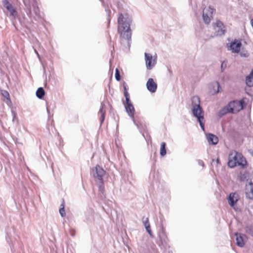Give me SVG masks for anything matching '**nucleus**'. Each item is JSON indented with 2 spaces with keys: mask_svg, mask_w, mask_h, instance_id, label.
Returning <instances> with one entry per match:
<instances>
[{
  "mask_svg": "<svg viewBox=\"0 0 253 253\" xmlns=\"http://www.w3.org/2000/svg\"><path fill=\"white\" fill-rule=\"evenodd\" d=\"M131 22V18L128 17L125 18L122 14H120L118 19V32L121 37L127 40L131 39V33L130 24Z\"/></svg>",
  "mask_w": 253,
  "mask_h": 253,
  "instance_id": "1",
  "label": "nucleus"
},
{
  "mask_svg": "<svg viewBox=\"0 0 253 253\" xmlns=\"http://www.w3.org/2000/svg\"><path fill=\"white\" fill-rule=\"evenodd\" d=\"M192 113L194 117H196L200 124L201 127L205 130L204 120V112L200 106V100L198 96H195L192 98Z\"/></svg>",
  "mask_w": 253,
  "mask_h": 253,
  "instance_id": "2",
  "label": "nucleus"
},
{
  "mask_svg": "<svg viewBox=\"0 0 253 253\" xmlns=\"http://www.w3.org/2000/svg\"><path fill=\"white\" fill-rule=\"evenodd\" d=\"M246 163V161L241 153L236 151H233L230 153L228 162V165L230 168H233L237 165L244 166Z\"/></svg>",
  "mask_w": 253,
  "mask_h": 253,
  "instance_id": "3",
  "label": "nucleus"
},
{
  "mask_svg": "<svg viewBox=\"0 0 253 253\" xmlns=\"http://www.w3.org/2000/svg\"><path fill=\"white\" fill-rule=\"evenodd\" d=\"M243 106L241 101H233L230 102L228 106L224 108L223 111L224 113H236L238 112L241 110L243 109Z\"/></svg>",
  "mask_w": 253,
  "mask_h": 253,
  "instance_id": "4",
  "label": "nucleus"
},
{
  "mask_svg": "<svg viewBox=\"0 0 253 253\" xmlns=\"http://www.w3.org/2000/svg\"><path fill=\"white\" fill-rule=\"evenodd\" d=\"M146 66L148 70L152 69L156 64L157 56L153 57L150 53H144Z\"/></svg>",
  "mask_w": 253,
  "mask_h": 253,
  "instance_id": "5",
  "label": "nucleus"
},
{
  "mask_svg": "<svg viewBox=\"0 0 253 253\" xmlns=\"http://www.w3.org/2000/svg\"><path fill=\"white\" fill-rule=\"evenodd\" d=\"M214 10L210 6L204 8L203 11V19L205 24H208L210 23Z\"/></svg>",
  "mask_w": 253,
  "mask_h": 253,
  "instance_id": "6",
  "label": "nucleus"
},
{
  "mask_svg": "<svg viewBox=\"0 0 253 253\" xmlns=\"http://www.w3.org/2000/svg\"><path fill=\"white\" fill-rule=\"evenodd\" d=\"M123 104L125 107L126 111L128 115L133 120L134 123L136 125L134 117L135 109L131 101L126 102L123 101Z\"/></svg>",
  "mask_w": 253,
  "mask_h": 253,
  "instance_id": "7",
  "label": "nucleus"
},
{
  "mask_svg": "<svg viewBox=\"0 0 253 253\" xmlns=\"http://www.w3.org/2000/svg\"><path fill=\"white\" fill-rule=\"evenodd\" d=\"M213 27L216 36H222L225 34V27L220 21H217L213 24Z\"/></svg>",
  "mask_w": 253,
  "mask_h": 253,
  "instance_id": "8",
  "label": "nucleus"
},
{
  "mask_svg": "<svg viewBox=\"0 0 253 253\" xmlns=\"http://www.w3.org/2000/svg\"><path fill=\"white\" fill-rule=\"evenodd\" d=\"M242 46L241 42L240 41L235 40L230 43L229 47L233 52L238 53Z\"/></svg>",
  "mask_w": 253,
  "mask_h": 253,
  "instance_id": "9",
  "label": "nucleus"
},
{
  "mask_svg": "<svg viewBox=\"0 0 253 253\" xmlns=\"http://www.w3.org/2000/svg\"><path fill=\"white\" fill-rule=\"evenodd\" d=\"M105 174V171L99 166H96L95 168V172L93 173L94 177L99 180H102L103 176Z\"/></svg>",
  "mask_w": 253,
  "mask_h": 253,
  "instance_id": "10",
  "label": "nucleus"
},
{
  "mask_svg": "<svg viewBox=\"0 0 253 253\" xmlns=\"http://www.w3.org/2000/svg\"><path fill=\"white\" fill-rule=\"evenodd\" d=\"M2 4L4 7H5L7 10L10 13V15L14 17L17 15V12L15 9L13 7L11 4L7 0H3Z\"/></svg>",
  "mask_w": 253,
  "mask_h": 253,
  "instance_id": "11",
  "label": "nucleus"
},
{
  "mask_svg": "<svg viewBox=\"0 0 253 253\" xmlns=\"http://www.w3.org/2000/svg\"><path fill=\"white\" fill-rule=\"evenodd\" d=\"M147 89L152 92H156L157 88V84L152 78L149 79L146 84Z\"/></svg>",
  "mask_w": 253,
  "mask_h": 253,
  "instance_id": "12",
  "label": "nucleus"
},
{
  "mask_svg": "<svg viewBox=\"0 0 253 253\" xmlns=\"http://www.w3.org/2000/svg\"><path fill=\"white\" fill-rule=\"evenodd\" d=\"M239 199V195L236 193H231L228 196V201L231 207H233Z\"/></svg>",
  "mask_w": 253,
  "mask_h": 253,
  "instance_id": "13",
  "label": "nucleus"
},
{
  "mask_svg": "<svg viewBox=\"0 0 253 253\" xmlns=\"http://www.w3.org/2000/svg\"><path fill=\"white\" fill-rule=\"evenodd\" d=\"M245 193L246 197L250 199H253V183L252 182H249L246 185Z\"/></svg>",
  "mask_w": 253,
  "mask_h": 253,
  "instance_id": "14",
  "label": "nucleus"
},
{
  "mask_svg": "<svg viewBox=\"0 0 253 253\" xmlns=\"http://www.w3.org/2000/svg\"><path fill=\"white\" fill-rule=\"evenodd\" d=\"M236 244L238 246L243 247L245 245L244 241V237H246V235L241 234L235 233Z\"/></svg>",
  "mask_w": 253,
  "mask_h": 253,
  "instance_id": "15",
  "label": "nucleus"
},
{
  "mask_svg": "<svg viewBox=\"0 0 253 253\" xmlns=\"http://www.w3.org/2000/svg\"><path fill=\"white\" fill-rule=\"evenodd\" d=\"M207 139L208 142L212 145H216L218 142V138L211 133H209L207 135Z\"/></svg>",
  "mask_w": 253,
  "mask_h": 253,
  "instance_id": "16",
  "label": "nucleus"
},
{
  "mask_svg": "<svg viewBox=\"0 0 253 253\" xmlns=\"http://www.w3.org/2000/svg\"><path fill=\"white\" fill-rule=\"evenodd\" d=\"M159 239L161 241V244L159 245L166 247L168 244V239L164 233L162 232L159 234Z\"/></svg>",
  "mask_w": 253,
  "mask_h": 253,
  "instance_id": "17",
  "label": "nucleus"
},
{
  "mask_svg": "<svg viewBox=\"0 0 253 253\" xmlns=\"http://www.w3.org/2000/svg\"><path fill=\"white\" fill-rule=\"evenodd\" d=\"M246 83L247 85L249 87L253 86V71H252L250 74L247 76L246 79Z\"/></svg>",
  "mask_w": 253,
  "mask_h": 253,
  "instance_id": "18",
  "label": "nucleus"
},
{
  "mask_svg": "<svg viewBox=\"0 0 253 253\" xmlns=\"http://www.w3.org/2000/svg\"><path fill=\"white\" fill-rule=\"evenodd\" d=\"M104 106H105V105L103 103H102L101 104V107H100L99 113H98L99 115H100V117H101L100 118L101 124H102L103 123V122L104 121V118H105V110H104Z\"/></svg>",
  "mask_w": 253,
  "mask_h": 253,
  "instance_id": "19",
  "label": "nucleus"
},
{
  "mask_svg": "<svg viewBox=\"0 0 253 253\" xmlns=\"http://www.w3.org/2000/svg\"><path fill=\"white\" fill-rule=\"evenodd\" d=\"M45 92L43 88L42 87H39L36 91V96L40 99L43 98Z\"/></svg>",
  "mask_w": 253,
  "mask_h": 253,
  "instance_id": "20",
  "label": "nucleus"
},
{
  "mask_svg": "<svg viewBox=\"0 0 253 253\" xmlns=\"http://www.w3.org/2000/svg\"><path fill=\"white\" fill-rule=\"evenodd\" d=\"M166 145L165 142H162L161 144L160 155L162 156H164L166 154Z\"/></svg>",
  "mask_w": 253,
  "mask_h": 253,
  "instance_id": "21",
  "label": "nucleus"
},
{
  "mask_svg": "<svg viewBox=\"0 0 253 253\" xmlns=\"http://www.w3.org/2000/svg\"><path fill=\"white\" fill-rule=\"evenodd\" d=\"M245 231L247 233L251 235L253 237V225H247L245 227Z\"/></svg>",
  "mask_w": 253,
  "mask_h": 253,
  "instance_id": "22",
  "label": "nucleus"
},
{
  "mask_svg": "<svg viewBox=\"0 0 253 253\" xmlns=\"http://www.w3.org/2000/svg\"><path fill=\"white\" fill-rule=\"evenodd\" d=\"M143 223L144 224V225L145 226V228L150 227L148 218L147 217L145 219H144V218H143Z\"/></svg>",
  "mask_w": 253,
  "mask_h": 253,
  "instance_id": "23",
  "label": "nucleus"
},
{
  "mask_svg": "<svg viewBox=\"0 0 253 253\" xmlns=\"http://www.w3.org/2000/svg\"><path fill=\"white\" fill-rule=\"evenodd\" d=\"M215 87L217 88V89H214V93H217L220 91L219 89L220 88V84L218 82H216L215 83V86H214L213 88H215Z\"/></svg>",
  "mask_w": 253,
  "mask_h": 253,
  "instance_id": "24",
  "label": "nucleus"
},
{
  "mask_svg": "<svg viewBox=\"0 0 253 253\" xmlns=\"http://www.w3.org/2000/svg\"><path fill=\"white\" fill-rule=\"evenodd\" d=\"M115 78L118 81H119L121 80V76L120 75L119 71L117 68H116L115 70Z\"/></svg>",
  "mask_w": 253,
  "mask_h": 253,
  "instance_id": "25",
  "label": "nucleus"
},
{
  "mask_svg": "<svg viewBox=\"0 0 253 253\" xmlns=\"http://www.w3.org/2000/svg\"><path fill=\"white\" fill-rule=\"evenodd\" d=\"M124 95L126 98V102L130 101L129 96V93H128L127 90L124 91Z\"/></svg>",
  "mask_w": 253,
  "mask_h": 253,
  "instance_id": "26",
  "label": "nucleus"
},
{
  "mask_svg": "<svg viewBox=\"0 0 253 253\" xmlns=\"http://www.w3.org/2000/svg\"><path fill=\"white\" fill-rule=\"evenodd\" d=\"M226 67H227L226 62L225 61H223L221 65V72H223L224 71V70L226 69Z\"/></svg>",
  "mask_w": 253,
  "mask_h": 253,
  "instance_id": "27",
  "label": "nucleus"
},
{
  "mask_svg": "<svg viewBox=\"0 0 253 253\" xmlns=\"http://www.w3.org/2000/svg\"><path fill=\"white\" fill-rule=\"evenodd\" d=\"M61 206H63V207L60 209L59 213L62 217H64L65 215V211L64 206L63 205H62Z\"/></svg>",
  "mask_w": 253,
  "mask_h": 253,
  "instance_id": "28",
  "label": "nucleus"
},
{
  "mask_svg": "<svg viewBox=\"0 0 253 253\" xmlns=\"http://www.w3.org/2000/svg\"><path fill=\"white\" fill-rule=\"evenodd\" d=\"M103 190H104L103 183L101 181L100 183V184L99 185V190L102 192Z\"/></svg>",
  "mask_w": 253,
  "mask_h": 253,
  "instance_id": "29",
  "label": "nucleus"
},
{
  "mask_svg": "<svg viewBox=\"0 0 253 253\" xmlns=\"http://www.w3.org/2000/svg\"><path fill=\"white\" fill-rule=\"evenodd\" d=\"M23 2L25 5L27 7V8H30L31 5L29 2L26 1L25 0H23Z\"/></svg>",
  "mask_w": 253,
  "mask_h": 253,
  "instance_id": "30",
  "label": "nucleus"
},
{
  "mask_svg": "<svg viewBox=\"0 0 253 253\" xmlns=\"http://www.w3.org/2000/svg\"><path fill=\"white\" fill-rule=\"evenodd\" d=\"M146 229L147 231L148 232V233L149 234V235H150V236L152 237H153V235H152V231L150 229V227L146 228Z\"/></svg>",
  "mask_w": 253,
  "mask_h": 253,
  "instance_id": "31",
  "label": "nucleus"
},
{
  "mask_svg": "<svg viewBox=\"0 0 253 253\" xmlns=\"http://www.w3.org/2000/svg\"><path fill=\"white\" fill-rule=\"evenodd\" d=\"M198 162L199 165L202 166L203 167H204V163L203 161L199 160H198Z\"/></svg>",
  "mask_w": 253,
  "mask_h": 253,
  "instance_id": "32",
  "label": "nucleus"
},
{
  "mask_svg": "<svg viewBox=\"0 0 253 253\" xmlns=\"http://www.w3.org/2000/svg\"><path fill=\"white\" fill-rule=\"evenodd\" d=\"M240 55H241V56H244V57H248V55H249L248 53H243L242 52H241L240 53Z\"/></svg>",
  "mask_w": 253,
  "mask_h": 253,
  "instance_id": "33",
  "label": "nucleus"
},
{
  "mask_svg": "<svg viewBox=\"0 0 253 253\" xmlns=\"http://www.w3.org/2000/svg\"><path fill=\"white\" fill-rule=\"evenodd\" d=\"M12 113L13 115V119H12V121H14V119L16 117V113H15V112L14 111H12Z\"/></svg>",
  "mask_w": 253,
  "mask_h": 253,
  "instance_id": "34",
  "label": "nucleus"
},
{
  "mask_svg": "<svg viewBox=\"0 0 253 253\" xmlns=\"http://www.w3.org/2000/svg\"><path fill=\"white\" fill-rule=\"evenodd\" d=\"M124 91H125V90H127V88H126V85H125V83L124 84Z\"/></svg>",
  "mask_w": 253,
  "mask_h": 253,
  "instance_id": "35",
  "label": "nucleus"
},
{
  "mask_svg": "<svg viewBox=\"0 0 253 253\" xmlns=\"http://www.w3.org/2000/svg\"><path fill=\"white\" fill-rule=\"evenodd\" d=\"M3 95H4L5 97H6V96H9V94H8V93L7 92H5V94H3Z\"/></svg>",
  "mask_w": 253,
  "mask_h": 253,
  "instance_id": "36",
  "label": "nucleus"
},
{
  "mask_svg": "<svg viewBox=\"0 0 253 253\" xmlns=\"http://www.w3.org/2000/svg\"><path fill=\"white\" fill-rule=\"evenodd\" d=\"M251 24L252 26V27H253V19L251 20Z\"/></svg>",
  "mask_w": 253,
  "mask_h": 253,
  "instance_id": "37",
  "label": "nucleus"
},
{
  "mask_svg": "<svg viewBox=\"0 0 253 253\" xmlns=\"http://www.w3.org/2000/svg\"><path fill=\"white\" fill-rule=\"evenodd\" d=\"M219 160L218 159H217L216 160V162L217 164H218L219 163Z\"/></svg>",
  "mask_w": 253,
  "mask_h": 253,
  "instance_id": "38",
  "label": "nucleus"
},
{
  "mask_svg": "<svg viewBox=\"0 0 253 253\" xmlns=\"http://www.w3.org/2000/svg\"><path fill=\"white\" fill-rule=\"evenodd\" d=\"M35 52H36V54L39 56L38 52L36 50H35Z\"/></svg>",
  "mask_w": 253,
  "mask_h": 253,
  "instance_id": "39",
  "label": "nucleus"
}]
</instances>
